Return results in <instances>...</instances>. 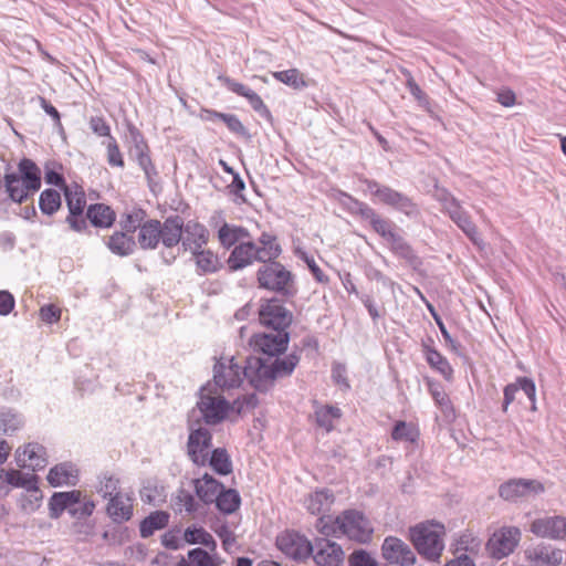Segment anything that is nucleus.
Segmentation results:
<instances>
[{"label": "nucleus", "mask_w": 566, "mask_h": 566, "mask_svg": "<svg viewBox=\"0 0 566 566\" xmlns=\"http://www.w3.org/2000/svg\"><path fill=\"white\" fill-rule=\"evenodd\" d=\"M275 357L270 365L261 357H247L243 373L256 391L268 392L274 386L275 379L291 376L300 361V355L295 352L283 358Z\"/></svg>", "instance_id": "f257e3e1"}, {"label": "nucleus", "mask_w": 566, "mask_h": 566, "mask_svg": "<svg viewBox=\"0 0 566 566\" xmlns=\"http://www.w3.org/2000/svg\"><path fill=\"white\" fill-rule=\"evenodd\" d=\"M446 527L436 520L409 527V539L417 553L429 562H438L444 549Z\"/></svg>", "instance_id": "f03ea898"}, {"label": "nucleus", "mask_w": 566, "mask_h": 566, "mask_svg": "<svg viewBox=\"0 0 566 566\" xmlns=\"http://www.w3.org/2000/svg\"><path fill=\"white\" fill-rule=\"evenodd\" d=\"M18 169L19 174L4 175V187L13 202L22 203L28 199L29 192H36L41 188V171L29 158L21 159Z\"/></svg>", "instance_id": "7ed1b4c3"}, {"label": "nucleus", "mask_w": 566, "mask_h": 566, "mask_svg": "<svg viewBox=\"0 0 566 566\" xmlns=\"http://www.w3.org/2000/svg\"><path fill=\"white\" fill-rule=\"evenodd\" d=\"M363 182L380 203L406 216L410 220L417 221L421 218L420 206L411 197L389 186L381 185L374 179H364Z\"/></svg>", "instance_id": "20e7f679"}, {"label": "nucleus", "mask_w": 566, "mask_h": 566, "mask_svg": "<svg viewBox=\"0 0 566 566\" xmlns=\"http://www.w3.org/2000/svg\"><path fill=\"white\" fill-rule=\"evenodd\" d=\"M256 279L260 287L285 298H292L297 293L294 274L279 261L262 264L256 272Z\"/></svg>", "instance_id": "39448f33"}, {"label": "nucleus", "mask_w": 566, "mask_h": 566, "mask_svg": "<svg viewBox=\"0 0 566 566\" xmlns=\"http://www.w3.org/2000/svg\"><path fill=\"white\" fill-rule=\"evenodd\" d=\"M273 326L274 332L255 334L250 339L254 352L270 357L283 354L290 342V333L286 331L292 321H260Z\"/></svg>", "instance_id": "423d86ee"}, {"label": "nucleus", "mask_w": 566, "mask_h": 566, "mask_svg": "<svg viewBox=\"0 0 566 566\" xmlns=\"http://www.w3.org/2000/svg\"><path fill=\"white\" fill-rule=\"evenodd\" d=\"M342 535L359 544H368L373 539L374 528L366 515L358 510L349 509L340 513Z\"/></svg>", "instance_id": "0eeeda50"}, {"label": "nucleus", "mask_w": 566, "mask_h": 566, "mask_svg": "<svg viewBox=\"0 0 566 566\" xmlns=\"http://www.w3.org/2000/svg\"><path fill=\"white\" fill-rule=\"evenodd\" d=\"M275 546L286 557L304 562L313 555L314 545L307 537L295 530H285L276 535Z\"/></svg>", "instance_id": "6e6552de"}, {"label": "nucleus", "mask_w": 566, "mask_h": 566, "mask_svg": "<svg viewBox=\"0 0 566 566\" xmlns=\"http://www.w3.org/2000/svg\"><path fill=\"white\" fill-rule=\"evenodd\" d=\"M160 242L164 250L160 252V258L165 264L170 265L177 258L172 252V248L181 243L184 234V218L179 214L167 217L161 222L160 228Z\"/></svg>", "instance_id": "1a4fd4ad"}, {"label": "nucleus", "mask_w": 566, "mask_h": 566, "mask_svg": "<svg viewBox=\"0 0 566 566\" xmlns=\"http://www.w3.org/2000/svg\"><path fill=\"white\" fill-rule=\"evenodd\" d=\"M521 541V531L515 526L494 532L486 543V551L494 559H502L514 552Z\"/></svg>", "instance_id": "9d476101"}, {"label": "nucleus", "mask_w": 566, "mask_h": 566, "mask_svg": "<svg viewBox=\"0 0 566 566\" xmlns=\"http://www.w3.org/2000/svg\"><path fill=\"white\" fill-rule=\"evenodd\" d=\"M222 359H216L213 366L214 385L222 390L240 387L243 377L247 378L243 373L244 366L242 367L235 363L233 356L228 360V364Z\"/></svg>", "instance_id": "9b49d317"}, {"label": "nucleus", "mask_w": 566, "mask_h": 566, "mask_svg": "<svg viewBox=\"0 0 566 566\" xmlns=\"http://www.w3.org/2000/svg\"><path fill=\"white\" fill-rule=\"evenodd\" d=\"M212 446V433L205 427L190 428L187 441V454L193 464L207 465V453Z\"/></svg>", "instance_id": "f8f14e48"}, {"label": "nucleus", "mask_w": 566, "mask_h": 566, "mask_svg": "<svg viewBox=\"0 0 566 566\" xmlns=\"http://www.w3.org/2000/svg\"><path fill=\"white\" fill-rule=\"evenodd\" d=\"M544 485L533 479H511L499 488V495L505 501L515 502L522 497L541 494Z\"/></svg>", "instance_id": "ddd939ff"}, {"label": "nucleus", "mask_w": 566, "mask_h": 566, "mask_svg": "<svg viewBox=\"0 0 566 566\" xmlns=\"http://www.w3.org/2000/svg\"><path fill=\"white\" fill-rule=\"evenodd\" d=\"M381 556L389 564L411 566L417 557L408 544L396 536H387L381 545Z\"/></svg>", "instance_id": "4468645a"}, {"label": "nucleus", "mask_w": 566, "mask_h": 566, "mask_svg": "<svg viewBox=\"0 0 566 566\" xmlns=\"http://www.w3.org/2000/svg\"><path fill=\"white\" fill-rule=\"evenodd\" d=\"M65 201L69 208V216L65 221L70 224V228L76 232H82L87 229V222L83 212L86 206L85 193L81 189L71 188L64 190Z\"/></svg>", "instance_id": "2eb2a0df"}, {"label": "nucleus", "mask_w": 566, "mask_h": 566, "mask_svg": "<svg viewBox=\"0 0 566 566\" xmlns=\"http://www.w3.org/2000/svg\"><path fill=\"white\" fill-rule=\"evenodd\" d=\"M217 78L221 83V85L227 87L229 91L247 98L250 106L260 116L264 117L268 120L272 119V114L268 106L264 104L263 99L250 87L223 74H219Z\"/></svg>", "instance_id": "dca6fc26"}, {"label": "nucleus", "mask_w": 566, "mask_h": 566, "mask_svg": "<svg viewBox=\"0 0 566 566\" xmlns=\"http://www.w3.org/2000/svg\"><path fill=\"white\" fill-rule=\"evenodd\" d=\"M14 460L20 469L42 470L48 464L46 449L38 442H29L15 450Z\"/></svg>", "instance_id": "f3484780"}, {"label": "nucleus", "mask_w": 566, "mask_h": 566, "mask_svg": "<svg viewBox=\"0 0 566 566\" xmlns=\"http://www.w3.org/2000/svg\"><path fill=\"white\" fill-rule=\"evenodd\" d=\"M450 200L451 201H449L448 211H446V213L463 231L473 244H482L483 240L469 212L462 207L458 199Z\"/></svg>", "instance_id": "a211bd4d"}, {"label": "nucleus", "mask_w": 566, "mask_h": 566, "mask_svg": "<svg viewBox=\"0 0 566 566\" xmlns=\"http://www.w3.org/2000/svg\"><path fill=\"white\" fill-rule=\"evenodd\" d=\"M313 559L317 566H342L345 553L339 544L328 538H316Z\"/></svg>", "instance_id": "6ab92c4d"}, {"label": "nucleus", "mask_w": 566, "mask_h": 566, "mask_svg": "<svg viewBox=\"0 0 566 566\" xmlns=\"http://www.w3.org/2000/svg\"><path fill=\"white\" fill-rule=\"evenodd\" d=\"M530 531L538 537L563 539L566 536V517L554 515L536 518Z\"/></svg>", "instance_id": "aec40b11"}, {"label": "nucleus", "mask_w": 566, "mask_h": 566, "mask_svg": "<svg viewBox=\"0 0 566 566\" xmlns=\"http://www.w3.org/2000/svg\"><path fill=\"white\" fill-rule=\"evenodd\" d=\"M207 424L216 426L222 422L230 411V402L224 397H206L197 403Z\"/></svg>", "instance_id": "412c9836"}, {"label": "nucleus", "mask_w": 566, "mask_h": 566, "mask_svg": "<svg viewBox=\"0 0 566 566\" xmlns=\"http://www.w3.org/2000/svg\"><path fill=\"white\" fill-rule=\"evenodd\" d=\"M80 490L54 492L49 499V516L57 520L66 511L69 514L74 505L81 504Z\"/></svg>", "instance_id": "4be33fe9"}, {"label": "nucleus", "mask_w": 566, "mask_h": 566, "mask_svg": "<svg viewBox=\"0 0 566 566\" xmlns=\"http://www.w3.org/2000/svg\"><path fill=\"white\" fill-rule=\"evenodd\" d=\"M209 241V231L202 223L196 220L184 222V234L181 245L184 251H199Z\"/></svg>", "instance_id": "5701e85b"}, {"label": "nucleus", "mask_w": 566, "mask_h": 566, "mask_svg": "<svg viewBox=\"0 0 566 566\" xmlns=\"http://www.w3.org/2000/svg\"><path fill=\"white\" fill-rule=\"evenodd\" d=\"M46 480L53 488L75 486L78 482V469L71 461L57 463L49 470Z\"/></svg>", "instance_id": "b1692460"}, {"label": "nucleus", "mask_w": 566, "mask_h": 566, "mask_svg": "<svg viewBox=\"0 0 566 566\" xmlns=\"http://www.w3.org/2000/svg\"><path fill=\"white\" fill-rule=\"evenodd\" d=\"M385 241L388 243L391 253L397 258L405 260L408 265L412 268L421 265L422 262L413 248L396 230L392 231Z\"/></svg>", "instance_id": "393cba45"}, {"label": "nucleus", "mask_w": 566, "mask_h": 566, "mask_svg": "<svg viewBox=\"0 0 566 566\" xmlns=\"http://www.w3.org/2000/svg\"><path fill=\"white\" fill-rule=\"evenodd\" d=\"M385 241L388 243L391 253L397 258L405 260L408 265L412 268L421 265L422 262L413 248L396 230L392 231Z\"/></svg>", "instance_id": "a878e982"}, {"label": "nucleus", "mask_w": 566, "mask_h": 566, "mask_svg": "<svg viewBox=\"0 0 566 566\" xmlns=\"http://www.w3.org/2000/svg\"><path fill=\"white\" fill-rule=\"evenodd\" d=\"M385 241L388 243L391 253L397 258L405 260L408 265L412 268L421 265L422 262L413 248L396 230L392 231Z\"/></svg>", "instance_id": "bb28decb"}, {"label": "nucleus", "mask_w": 566, "mask_h": 566, "mask_svg": "<svg viewBox=\"0 0 566 566\" xmlns=\"http://www.w3.org/2000/svg\"><path fill=\"white\" fill-rule=\"evenodd\" d=\"M126 501L120 492H116L108 499L106 514L115 524H123L133 517L134 509L130 499L127 497Z\"/></svg>", "instance_id": "cd10ccee"}, {"label": "nucleus", "mask_w": 566, "mask_h": 566, "mask_svg": "<svg viewBox=\"0 0 566 566\" xmlns=\"http://www.w3.org/2000/svg\"><path fill=\"white\" fill-rule=\"evenodd\" d=\"M193 486L199 500L208 505L216 502L219 493L223 490L224 484L211 474L205 473L200 479L193 480Z\"/></svg>", "instance_id": "c85d7f7f"}, {"label": "nucleus", "mask_w": 566, "mask_h": 566, "mask_svg": "<svg viewBox=\"0 0 566 566\" xmlns=\"http://www.w3.org/2000/svg\"><path fill=\"white\" fill-rule=\"evenodd\" d=\"M161 221L157 219L146 220L137 235V243L143 250H155L160 243Z\"/></svg>", "instance_id": "c756f323"}, {"label": "nucleus", "mask_w": 566, "mask_h": 566, "mask_svg": "<svg viewBox=\"0 0 566 566\" xmlns=\"http://www.w3.org/2000/svg\"><path fill=\"white\" fill-rule=\"evenodd\" d=\"M91 224L95 228H111L115 220V211L107 205L93 203L87 207L86 217Z\"/></svg>", "instance_id": "7c9ffc66"}, {"label": "nucleus", "mask_w": 566, "mask_h": 566, "mask_svg": "<svg viewBox=\"0 0 566 566\" xmlns=\"http://www.w3.org/2000/svg\"><path fill=\"white\" fill-rule=\"evenodd\" d=\"M109 251L118 256L132 255L137 247L134 237L124 232L115 231L106 241Z\"/></svg>", "instance_id": "2f4dec72"}, {"label": "nucleus", "mask_w": 566, "mask_h": 566, "mask_svg": "<svg viewBox=\"0 0 566 566\" xmlns=\"http://www.w3.org/2000/svg\"><path fill=\"white\" fill-rule=\"evenodd\" d=\"M170 514L166 511H154L139 523V534L142 538H148L156 531L164 530L168 526Z\"/></svg>", "instance_id": "473e14b6"}, {"label": "nucleus", "mask_w": 566, "mask_h": 566, "mask_svg": "<svg viewBox=\"0 0 566 566\" xmlns=\"http://www.w3.org/2000/svg\"><path fill=\"white\" fill-rule=\"evenodd\" d=\"M253 242H241L234 247L228 259L231 271H238L251 265L253 261Z\"/></svg>", "instance_id": "72a5a7b5"}, {"label": "nucleus", "mask_w": 566, "mask_h": 566, "mask_svg": "<svg viewBox=\"0 0 566 566\" xmlns=\"http://www.w3.org/2000/svg\"><path fill=\"white\" fill-rule=\"evenodd\" d=\"M530 558L538 566H558L563 560V551L541 544L530 552Z\"/></svg>", "instance_id": "f704fd0d"}, {"label": "nucleus", "mask_w": 566, "mask_h": 566, "mask_svg": "<svg viewBox=\"0 0 566 566\" xmlns=\"http://www.w3.org/2000/svg\"><path fill=\"white\" fill-rule=\"evenodd\" d=\"M245 238H250V232L241 226L224 222L218 230V240L226 249L235 245L240 240Z\"/></svg>", "instance_id": "c9c22d12"}, {"label": "nucleus", "mask_w": 566, "mask_h": 566, "mask_svg": "<svg viewBox=\"0 0 566 566\" xmlns=\"http://www.w3.org/2000/svg\"><path fill=\"white\" fill-rule=\"evenodd\" d=\"M4 481L7 488H23L27 491H38L39 476L24 474L20 470H6Z\"/></svg>", "instance_id": "e433bc0d"}, {"label": "nucleus", "mask_w": 566, "mask_h": 566, "mask_svg": "<svg viewBox=\"0 0 566 566\" xmlns=\"http://www.w3.org/2000/svg\"><path fill=\"white\" fill-rule=\"evenodd\" d=\"M184 541L189 545L200 544L210 552H216L217 549L216 539L202 526H188L184 532Z\"/></svg>", "instance_id": "4c0bfd02"}, {"label": "nucleus", "mask_w": 566, "mask_h": 566, "mask_svg": "<svg viewBox=\"0 0 566 566\" xmlns=\"http://www.w3.org/2000/svg\"><path fill=\"white\" fill-rule=\"evenodd\" d=\"M334 501L335 495L333 491L329 489H322L311 493L305 501V505L311 514H319L321 512L329 509Z\"/></svg>", "instance_id": "58836bf2"}, {"label": "nucleus", "mask_w": 566, "mask_h": 566, "mask_svg": "<svg viewBox=\"0 0 566 566\" xmlns=\"http://www.w3.org/2000/svg\"><path fill=\"white\" fill-rule=\"evenodd\" d=\"M216 507L219 512L226 515L233 514L240 509L241 505V496L240 493L235 489H227L226 486L219 493L216 502Z\"/></svg>", "instance_id": "ea45409f"}, {"label": "nucleus", "mask_w": 566, "mask_h": 566, "mask_svg": "<svg viewBox=\"0 0 566 566\" xmlns=\"http://www.w3.org/2000/svg\"><path fill=\"white\" fill-rule=\"evenodd\" d=\"M427 386L430 395L432 396L434 402L439 406L441 411L446 417H454V408L453 405L444 391L443 386L433 379L427 378Z\"/></svg>", "instance_id": "a19ab883"}, {"label": "nucleus", "mask_w": 566, "mask_h": 566, "mask_svg": "<svg viewBox=\"0 0 566 566\" xmlns=\"http://www.w3.org/2000/svg\"><path fill=\"white\" fill-rule=\"evenodd\" d=\"M207 464H209L218 475H229L233 471L231 458L224 448L213 449L210 458L207 457Z\"/></svg>", "instance_id": "79ce46f5"}, {"label": "nucleus", "mask_w": 566, "mask_h": 566, "mask_svg": "<svg viewBox=\"0 0 566 566\" xmlns=\"http://www.w3.org/2000/svg\"><path fill=\"white\" fill-rule=\"evenodd\" d=\"M259 318H293V313L283 305L280 298L272 297L260 305Z\"/></svg>", "instance_id": "37998d69"}, {"label": "nucleus", "mask_w": 566, "mask_h": 566, "mask_svg": "<svg viewBox=\"0 0 566 566\" xmlns=\"http://www.w3.org/2000/svg\"><path fill=\"white\" fill-rule=\"evenodd\" d=\"M196 259L198 272L200 274L214 273L219 270L220 263L218 256L211 250H203L191 252Z\"/></svg>", "instance_id": "c03bdc74"}, {"label": "nucleus", "mask_w": 566, "mask_h": 566, "mask_svg": "<svg viewBox=\"0 0 566 566\" xmlns=\"http://www.w3.org/2000/svg\"><path fill=\"white\" fill-rule=\"evenodd\" d=\"M62 205L61 195L57 190L49 188L41 192L39 208L43 214L53 216Z\"/></svg>", "instance_id": "a18cd8bd"}, {"label": "nucleus", "mask_w": 566, "mask_h": 566, "mask_svg": "<svg viewBox=\"0 0 566 566\" xmlns=\"http://www.w3.org/2000/svg\"><path fill=\"white\" fill-rule=\"evenodd\" d=\"M315 528L319 534L326 537H338L342 535L340 514L333 518L329 515H323L316 520Z\"/></svg>", "instance_id": "49530a36"}, {"label": "nucleus", "mask_w": 566, "mask_h": 566, "mask_svg": "<svg viewBox=\"0 0 566 566\" xmlns=\"http://www.w3.org/2000/svg\"><path fill=\"white\" fill-rule=\"evenodd\" d=\"M426 360L429 366L440 373L446 380L450 381L452 379L453 369L447 358L439 352L436 349H428Z\"/></svg>", "instance_id": "de8ad7c7"}, {"label": "nucleus", "mask_w": 566, "mask_h": 566, "mask_svg": "<svg viewBox=\"0 0 566 566\" xmlns=\"http://www.w3.org/2000/svg\"><path fill=\"white\" fill-rule=\"evenodd\" d=\"M134 531L123 524H117L102 534L103 539L109 545H123L130 542Z\"/></svg>", "instance_id": "09e8293b"}, {"label": "nucleus", "mask_w": 566, "mask_h": 566, "mask_svg": "<svg viewBox=\"0 0 566 566\" xmlns=\"http://www.w3.org/2000/svg\"><path fill=\"white\" fill-rule=\"evenodd\" d=\"M419 437L418 430L411 424L403 420L397 421L391 430V438L395 441H406L413 443Z\"/></svg>", "instance_id": "8fccbe9b"}, {"label": "nucleus", "mask_w": 566, "mask_h": 566, "mask_svg": "<svg viewBox=\"0 0 566 566\" xmlns=\"http://www.w3.org/2000/svg\"><path fill=\"white\" fill-rule=\"evenodd\" d=\"M273 77L295 90H302L307 86L303 74L297 69L273 72Z\"/></svg>", "instance_id": "3c124183"}, {"label": "nucleus", "mask_w": 566, "mask_h": 566, "mask_svg": "<svg viewBox=\"0 0 566 566\" xmlns=\"http://www.w3.org/2000/svg\"><path fill=\"white\" fill-rule=\"evenodd\" d=\"M342 417L339 408L334 406H324L315 411L316 423L318 427L331 431L333 429V420Z\"/></svg>", "instance_id": "603ef678"}, {"label": "nucleus", "mask_w": 566, "mask_h": 566, "mask_svg": "<svg viewBox=\"0 0 566 566\" xmlns=\"http://www.w3.org/2000/svg\"><path fill=\"white\" fill-rule=\"evenodd\" d=\"M186 559L192 566H219L218 558L201 547L188 551Z\"/></svg>", "instance_id": "864d4df0"}, {"label": "nucleus", "mask_w": 566, "mask_h": 566, "mask_svg": "<svg viewBox=\"0 0 566 566\" xmlns=\"http://www.w3.org/2000/svg\"><path fill=\"white\" fill-rule=\"evenodd\" d=\"M146 212L143 209H134L132 212L124 216L120 220L122 231L133 235L136 230H140V227L145 222Z\"/></svg>", "instance_id": "5fc2aeb1"}, {"label": "nucleus", "mask_w": 566, "mask_h": 566, "mask_svg": "<svg viewBox=\"0 0 566 566\" xmlns=\"http://www.w3.org/2000/svg\"><path fill=\"white\" fill-rule=\"evenodd\" d=\"M134 159L137 161L138 166L144 171L149 189L154 191V187L157 185L154 181V178L158 176V171L150 158V153L144 155L140 154V156H137Z\"/></svg>", "instance_id": "6e6d98bb"}, {"label": "nucleus", "mask_w": 566, "mask_h": 566, "mask_svg": "<svg viewBox=\"0 0 566 566\" xmlns=\"http://www.w3.org/2000/svg\"><path fill=\"white\" fill-rule=\"evenodd\" d=\"M128 132L133 142V147L129 150L130 157L135 158L140 156V154L150 153L149 146L138 128L132 125L128 127Z\"/></svg>", "instance_id": "4d7b16f0"}, {"label": "nucleus", "mask_w": 566, "mask_h": 566, "mask_svg": "<svg viewBox=\"0 0 566 566\" xmlns=\"http://www.w3.org/2000/svg\"><path fill=\"white\" fill-rule=\"evenodd\" d=\"M22 419L19 415L11 411L0 413V431L3 434L10 436L22 426Z\"/></svg>", "instance_id": "13d9d810"}, {"label": "nucleus", "mask_w": 566, "mask_h": 566, "mask_svg": "<svg viewBox=\"0 0 566 566\" xmlns=\"http://www.w3.org/2000/svg\"><path fill=\"white\" fill-rule=\"evenodd\" d=\"M96 504L93 500H85L80 506L74 505L70 515L75 520L73 524L81 525L82 521L88 520L93 514Z\"/></svg>", "instance_id": "bf43d9fd"}, {"label": "nucleus", "mask_w": 566, "mask_h": 566, "mask_svg": "<svg viewBox=\"0 0 566 566\" xmlns=\"http://www.w3.org/2000/svg\"><path fill=\"white\" fill-rule=\"evenodd\" d=\"M55 167L61 168V165H57L56 163H50L46 164L44 167V180L48 185H52L55 187L61 188L63 191L66 188H70L62 174H60Z\"/></svg>", "instance_id": "052dcab7"}, {"label": "nucleus", "mask_w": 566, "mask_h": 566, "mask_svg": "<svg viewBox=\"0 0 566 566\" xmlns=\"http://www.w3.org/2000/svg\"><path fill=\"white\" fill-rule=\"evenodd\" d=\"M348 566H379V564L368 551L358 548L349 554Z\"/></svg>", "instance_id": "680f3d73"}, {"label": "nucleus", "mask_w": 566, "mask_h": 566, "mask_svg": "<svg viewBox=\"0 0 566 566\" xmlns=\"http://www.w3.org/2000/svg\"><path fill=\"white\" fill-rule=\"evenodd\" d=\"M107 163L112 167L124 168L125 163L119 146L113 136H109L106 145Z\"/></svg>", "instance_id": "e2e57ef3"}, {"label": "nucleus", "mask_w": 566, "mask_h": 566, "mask_svg": "<svg viewBox=\"0 0 566 566\" xmlns=\"http://www.w3.org/2000/svg\"><path fill=\"white\" fill-rule=\"evenodd\" d=\"M369 226L384 240H386L397 228L391 220L384 218L380 214H378Z\"/></svg>", "instance_id": "0e129e2a"}, {"label": "nucleus", "mask_w": 566, "mask_h": 566, "mask_svg": "<svg viewBox=\"0 0 566 566\" xmlns=\"http://www.w3.org/2000/svg\"><path fill=\"white\" fill-rule=\"evenodd\" d=\"M228 189L230 193L235 196L233 199L235 205H243L247 202V198L243 193L245 189V182L239 174H233L232 182L228 186Z\"/></svg>", "instance_id": "69168bd1"}, {"label": "nucleus", "mask_w": 566, "mask_h": 566, "mask_svg": "<svg viewBox=\"0 0 566 566\" xmlns=\"http://www.w3.org/2000/svg\"><path fill=\"white\" fill-rule=\"evenodd\" d=\"M118 480L114 476L104 475L103 480L99 481V486L97 488V492L102 494L104 499H111L118 489Z\"/></svg>", "instance_id": "338daca9"}, {"label": "nucleus", "mask_w": 566, "mask_h": 566, "mask_svg": "<svg viewBox=\"0 0 566 566\" xmlns=\"http://www.w3.org/2000/svg\"><path fill=\"white\" fill-rule=\"evenodd\" d=\"M300 258L307 264L308 270L311 271V273L318 283L325 284L328 282V276L316 264L313 256H310L306 252H302L300 254Z\"/></svg>", "instance_id": "774afa93"}]
</instances>
